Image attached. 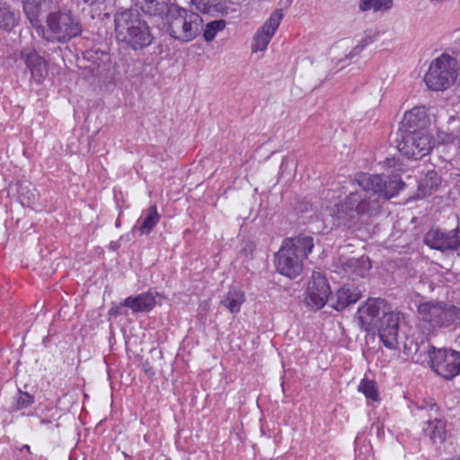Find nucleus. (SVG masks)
Instances as JSON below:
<instances>
[{
  "mask_svg": "<svg viewBox=\"0 0 460 460\" xmlns=\"http://www.w3.org/2000/svg\"><path fill=\"white\" fill-rule=\"evenodd\" d=\"M132 309L133 312H149L155 305V296L148 291L136 296H128L121 304Z\"/></svg>",
  "mask_w": 460,
  "mask_h": 460,
  "instance_id": "19",
  "label": "nucleus"
},
{
  "mask_svg": "<svg viewBox=\"0 0 460 460\" xmlns=\"http://www.w3.org/2000/svg\"><path fill=\"white\" fill-rule=\"evenodd\" d=\"M441 183V179L435 171H429L419 183V190L423 195H430Z\"/></svg>",
  "mask_w": 460,
  "mask_h": 460,
  "instance_id": "26",
  "label": "nucleus"
},
{
  "mask_svg": "<svg viewBox=\"0 0 460 460\" xmlns=\"http://www.w3.org/2000/svg\"><path fill=\"white\" fill-rule=\"evenodd\" d=\"M22 449L27 450L29 453L31 452V448H30V446H29V445H24V446L22 447Z\"/></svg>",
  "mask_w": 460,
  "mask_h": 460,
  "instance_id": "37",
  "label": "nucleus"
},
{
  "mask_svg": "<svg viewBox=\"0 0 460 460\" xmlns=\"http://www.w3.org/2000/svg\"><path fill=\"white\" fill-rule=\"evenodd\" d=\"M423 242L429 248L443 252L456 251L460 248V228L456 227L449 231L430 229L425 234Z\"/></svg>",
  "mask_w": 460,
  "mask_h": 460,
  "instance_id": "10",
  "label": "nucleus"
},
{
  "mask_svg": "<svg viewBox=\"0 0 460 460\" xmlns=\"http://www.w3.org/2000/svg\"><path fill=\"white\" fill-rule=\"evenodd\" d=\"M114 25L117 40L135 51L149 47L155 40L150 26L137 10L117 12Z\"/></svg>",
  "mask_w": 460,
  "mask_h": 460,
  "instance_id": "2",
  "label": "nucleus"
},
{
  "mask_svg": "<svg viewBox=\"0 0 460 460\" xmlns=\"http://www.w3.org/2000/svg\"><path fill=\"white\" fill-rule=\"evenodd\" d=\"M385 301L382 298H369L364 305L358 309V319L360 326L367 332L374 328L377 319L381 318L385 310Z\"/></svg>",
  "mask_w": 460,
  "mask_h": 460,
  "instance_id": "13",
  "label": "nucleus"
},
{
  "mask_svg": "<svg viewBox=\"0 0 460 460\" xmlns=\"http://www.w3.org/2000/svg\"><path fill=\"white\" fill-rule=\"evenodd\" d=\"M457 70L456 59L444 53L430 63L424 77L426 85L432 91H444L455 84Z\"/></svg>",
  "mask_w": 460,
  "mask_h": 460,
  "instance_id": "7",
  "label": "nucleus"
},
{
  "mask_svg": "<svg viewBox=\"0 0 460 460\" xmlns=\"http://www.w3.org/2000/svg\"><path fill=\"white\" fill-rule=\"evenodd\" d=\"M370 267L368 258H351L345 262L344 270L352 279H355L365 277Z\"/></svg>",
  "mask_w": 460,
  "mask_h": 460,
  "instance_id": "22",
  "label": "nucleus"
},
{
  "mask_svg": "<svg viewBox=\"0 0 460 460\" xmlns=\"http://www.w3.org/2000/svg\"><path fill=\"white\" fill-rule=\"evenodd\" d=\"M283 244L289 247L302 261L307 258L314 245V238L304 234L285 239Z\"/></svg>",
  "mask_w": 460,
  "mask_h": 460,
  "instance_id": "18",
  "label": "nucleus"
},
{
  "mask_svg": "<svg viewBox=\"0 0 460 460\" xmlns=\"http://www.w3.org/2000/svg\"><path fill=\"white\" fill-rule=\"evenodd\" d=\"M361 191L349 193L336 206L335 224L349 229L358 226L360 217H376L383 204L397 195L404 183L397 177L385 178L377 174L360 173L357 178Z\"/></svg>",
  "mask_w": 460,
  "mask_h": 460,
  "instance_id": "1",
  "label": "nucleus"
},
{
  "mask_svg": "<svg viewBox=\"0 0 460 460\" xmlns=\"http://www.w3.org/2000/svg\"><path fill=\"white\" fill-rule=\"evenodd\" d=\"M430 439L434 444H442L447 438L446 425L440 420H435L431 422Z\"/></svg>",
  "mask_w": 460,
  "mask_h": 460,
  "instance_id": "31",
  "label": "nucleus"
},
{
  "mask_svg": "<svg viewBox=\"0 0 460 460\" xmlns=\"http://www.w3.org/2000/svg\"><path fill=\"white\" fill-rule=\"evenodd\" d=\"M358 391L363 393L365 396L372 401L378 400V391L374 380L364 378L360 381Z\"/></svg>",
  "mask_w": 460,
  "mask_h": 460,
  "instance_id": "30",
  "label": "nucleus"
},
{
  "mask_svg": "<svg viewBox=\"0 0 460 460\" xmlns=\"http://www.w3.org/2000/svg\"><path fill=\"white\" fill-rule=\"evenodd\" d=\"M282 18L283 13L281 9H276L271 13L270 17L265 22L263 26L257 31L254 36V42L252 44L253 51H263L266 49Z\"/></svg>",
  "mask_w": 460,
  "mask_h": 460,
  "instance_id": "14",
  "label": "nucleus"
},
{
  "mask_svg": "<svg viewBox=\"0 0 460 460\" xmlns=\"http://www.w3.org/2000/svg\"><path fill=\"white\" fill-rule=\"evenodd\" d=\"M226 27V21L224 20H216L211 22H208L204 30L203 37L206 41H212L217 33Z\"/></svg>",
  "mask_w": 460,
  "mask_h": 460,
  "instance_id": "32",
  "label": "nucleus"
},
{
  "mask_svg": "<svg viewBox=\"0 0 460 460\" xmlns=\"http://www.w3.org/2000/svg\"><path fill=\"white\" fill-rule=\"evenodd\" d=\"M399 324V313L383 312V316L374 325L377 329L380 341L388 349L397 348Z\"/></svg>",
  "mask_w": 460,
  "mask_h": 460,
  "instance_id": "11",
  "label": "nucleus"
},
{
  "mask_svg": "<svg viewBox=\"0 0 460 460\" xmlns=\"http://www.w3.org/2000/svg\"><path fill=\"white\" fill-rule=\"evenodd\" d=\"M289 3H291L293 0H288Z\"/></svg>",
  "mask_w": 460,
  "mask_h": 460,
  "instance_id": "39",
  "label": "nucleus"
},
{
  "mask_svg": "<svg viewBox=\"0 0 460 460\" xmlns=\"http://www.w3.org/2000/svg\"><path fill=\"white\" fill-rule=\"evenodd\" d=\"M47 28L37 27V32L49 42L66 43L82 32L80 21L71 12L53 11L46 20Z\"/></svg>",
  "mask_w": 460,
  "mask_h": 460,
  "instance_id": "3",
  "label": "nucleus"
},
{
  "mask_svg": "<svg viewBox=\"0 0 460 460\" xmlns=\"http://www.w3.org/2000/svg\"><path fill=\"white\" fill-rule=\"evenodd\" d=\"M256 244L251 240H245L242 243V248L240 250V255L249 260L252 258V253L255 250Z\"/></svg>",
  "mask_w": 460,
  "mask_h": 460,
  "instance_id": "33",
  "label": "nucleus"
},
{
  "mask_svg": "<svg viewBox=\"0 0 460 460\" xmlns=\"http://www.w3.org/2000/svg\"><path fill=\"white\" fill-rule=\"evenodd\" d=\"M145 371L148 376L155 375V372L153 371L151 367H148L147 365H145Z\"/></svg>",
  "mask_w": 460,
  "mask_h": 460,
  "instance_id": "36",
  "label": "nucleus"
},
{
  "mask_svg": "<svg viewBox=\"0 0 460 460\" xmlns=\"http://www.w3.org/2000/svg\"><path fill=\"white\" fill-rule=\"evenodd\" d=\"M393 6V0H360L359 9L362 12H385Z\"/></svg>",
  "mask_w": 460,
  "mask_h": 460,
  "instance_id": "27",
  "label": "nucleus"
},
{
  "mask_svg": "<svg viewBox=\"0 0 460 460\" xmlns=\"http://www.w3.org/2000/svg\"><path fill=\"white\" fill-rule=\"evenodd\" d=\"M216 2L217 0H191V3L203 13L208 12L210 7L216 4Z\"/></svg>",
  "mask_w": 460,
  "mask_h": 460,
  "instance_id": "34",
  "label": "nucleus"
},
{
  "mask_svg": "<svg viewBox=\"0 0 460 460\" xmlns=\"http://www.w3.org/2000/svg\"><path fill=\"white\" fill-rule=\"evenodd\" d=\"M419 317L431 329L456 328L460 325V308L442 301H429L418 306Z\"/></svg>",
  "mask_w": 460,
  "mask_h": 460,
  "instance_id": "5",
  "label": "nucleus"
},
{
  "mask_svg": "<svg viewBox=\"0 0 460 460\" xmlns=\"http://www.w3.org/2000/svg\"><path fill=\"white\" fill-rule=\"evenodd\" d=\"M452 460H460V457H457V458H454Z\"/></svg>",
  "mask_w": 460,
  "mask_h": 460,
  "instance_id": "38",
  "label": "nucleus"
},
{
  "mask_svg": "<svg viewBox=\"0 0 460 460\" xmlns=\"http://www.w3.org/2000/svg\"><path fill=\"white\" fill-rule=\"evenodd\" d=\"M361 297V291L353 285H344L329 300L330 305L336 311H342L350 305L355 304Z\"/></svg>",
  "mask_w": 460,
  "mask_h": 460,
  "instance_id": "15",
  "label": "nucleus"
},
{
  "mask_svg": "<svg viewBox=\"0 0 460 460\" xmlns=\"http://www.w3.org/2000/svg\"><path fill=\"white\" fill-rule=\"evenodd\" d=\"M415 352H427L431 369L441 377L451 380L460 374V352L451 349H436L429 343L415 344Z\"/></svg>",
  "mask_w": 460,
  "mask_h": 460,
  "instance_id": "6",
  "label": "nucleus"
},
{
  "mask_svg": "<svg viewBox=\"0 0 460 460\" xmlns=\"http://www.w3.org/2000/svg\"><path fill=\"white\" fill-rule=\"evenodd\" d=\"M160 216L157 213V209L155 206H152L148 208V214L142 222V224L138 226V231L141 234H147L149 232L155 227V226L158 223Z\"/></svg>",
  "mask_w": 460,
  "mask_h": 460,
  "instance_id": "29",
  "label": "nucleus"
},
{
  "mask_svg": "<svg viewBox=\"0 0 460 460\" xmlns=\"http://www.w3.org/2000/svg\"><path fill=\"white\" fill-rule=\"evenodd\" d=\"M243 302L244 294L236 288H230L227 294L221 300V304L232 314L238 313Z\"/></svg>",
  "mask_w": 460,
  "mask_h": 460,
  "instance_id": "24",
  "label": "nucleus"
},
{
  "mask_svg": "<svg viewBox=\"0 0 460 460\" xmlns=\"http://www.w3.org/2000/svg\"><path fill=\"white\" fill-rule=\"evenodd\" d=\"M395 142L400 153L415 160L428 155L434 146L427 130L398 129Z\"/></svg>",
  "mask_w": 460,
  "mask_h": 460,
  "instance_id": "8",
  "label": "nucleus"
},
{
  "mask_svg": "<svg viewBox=\"0 0 460 460\" xmlns=\"http://www.w3.org/2000/svg\"><path fill=\"white\" fill-rule=\"evenodd\" d=\"M428 122L425 106H416L405 112L399 129L426 130Z\"/></svg>",
  "mask_w": 460,
  "mask_h": 460,
  "instance_id": "17",
  "label": "nucleus"
},
{
  "mask_svg": "<svg viewBox=\"0 0 460 460\" xmlns=\"http://www.w3.org/2000/svg\"><path fill=\"white\" fill-rule=\"evenodd\" d=\"M24 13L31 24L39 22V16L50 8L51 0H22Z\"/></svg>",
  "mask_w": 460,
  "mask_h": 460,
  "instance_id": "21",
  "label": "nucleus"
},
{
  "mask_svg": "<svg viewBox=\"0 0 460 460\" xmlns=\"http://www.w3.org/2000/svg\"><path fill=\"white\" fill-rule=\"evenodd\" d=\"M139 9L150 16L164 17L169 13L172 4H169L167 0H133Z\"/></svg>",
  "mask_w": 460,
  "mask_h": 460,
  "instance_id": "20",
  "label": "nucleus"
},
{
  "mask_svg": "<svg viewBox=\"0 0 460 460\" xmlns=\"http://www.w3.org/2000/svg\"><path fill=\"white\" fill-rule=\"evenodd\" d=\"M18 20V13H15L6 3L0 0V28L11 31L17 25Z\"/></svg>",
  "mask_w": 460,
  "mask_h": 460,
  "instance_id": "25",
  "label": "nucleus"
},
{
  "mask_svg": "<svg viewBox=\"0 0 460 460\" xmlns=\"http://www.w3.org/2000/svg\"><path fill=\"white\" fill-rule=\"evenodd\" d=\"M84 58L90 62L86 67L94 76H102L106 71L107 55L104 52L99 54L97 51L89 50L84 55Z\"/></svg>",
  "mask_w": 460,
  "mask_h": 460,
  "instance_id": "23",
  "label": "nucleus"
},
{
  "mask_svg": "<svg viewBox=\"0 0 460 460\" xmlns=\"http://www.w3.org/2000/svg\"><path fill=\"white\" fill-rule=\"evenodd\" d=\"M22 58L23 59L27 68L30 70L31 75L34 81L40 83L48 75V65L46 60L33 49L22 51Z\"/></svg>",
  "mask_w": 460,
  "mask_h": 460,
  "instance_id": "16",
  "label": "nucleus"
},
{
  "mask_svg": "<svg viewBox=\"0 0 460 460\" xmlns=\"http://www.w3.org/2000/svg\"><path fill=\"white\" fill-rule=\"evenodd\" d=\"M165 15L164 26L167 32L180 41L189 42L194 40L202 30L203 20L194 12L172 5Z\"/></svg>",
  "mask_w": 460,
  "mask_h": 460,
  "instance_id": "4",
  "label": "nucleus"
},
{
  "mask_svg": "<svg viewBox=\"0 0 460 460\" xmlns=\"http://www.w3.org/2000/svg\"><path fill=\"white\" fill-rule=\"evenodd\" d=\"M277 270L289 279H295L303 270V261L289 247L283 243L275 254Z\"/></svg>",
  "mask_w": 460,
  "mask_h": 460,
  "instance_id": "12",
  "label": "nucleus"
},
{
  "mask_svg": "<svg viewBox=\"0 0 460 460\" xmlns=\"http://www.w3.org/2000/svg\"><path fill=\"white\" fill-rule=\"evenodd\" d=\"M374 41L373 37L363 39L350 52V55H358L367 44Z\"/></svg>",
  "mask_w": 460,
  "mask_h": 460,
  "instance_id": "35",
  "label": "nucleus"
},
{
  "mask_svg": "<svg viewBox=\"0 0 460 460\" xmlns=\"http://www.w3.org/2000/svg\"><path fill=\"white\" fill-rule=\"evenodd\" d=\"M17 193L22 206L30 207L36 199V190L31 183H20Z\"/></svg>",
  "mask_w": 460,
  "mask_h": 460,
  "instance_id": "28",
  "label": "nucleus"
},
{
  "mask_svg": "<svg viewBox=\"0 0 460 460\" xmlns=\"http://www.w3.org/2000/svg\"><path fill=\"white\" fill-rule=\"evenodd\" d=\"M332 291L327 279L314 271L307 285L305 304L312 310H319L329 302Z\"/></svg>",
  "mask_w": 460,
  "mask_h": 460,
  "instance_id": "9",
  "label": "nucleus"
}]
</instances>
